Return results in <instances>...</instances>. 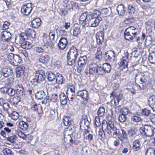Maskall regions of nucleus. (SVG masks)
<instances>
[{"instance_id":"3c124183","label":"nucleus","mask_w":155,"mask_h":155,"mask_svg":"<svg viewBox=\"0 0 155 155\" xmlns=\"http://www.w3.org/2000/svg\"><path fill=\"white\" fill-rule=\"evenodd\" d=\"M101 48H97V51L96 53V58L97 59L100 60L102 58V52L100 51Z\"/></svg>"},{"instance_id":"dca6fc26","label":"nucleus","mask_w":155,"mask_h":155,"mask_svg":"<svg viewBox=\"0 0 155 155\" xmlns=\"http://www.w3.org/2000/svg\"><path fill=\"white\" fill-rule=\"evenodd\" d=\"M141 143L138 140H136L133 142L132 148L135 151H137L139 150L141 148Z\"/></svg>"},{"instance_id":"a19ab883","label":"nucleus","mask_w":155,"mask_h":155,"mask_svg":"<svg viewBox=\"0 0 155 155\" xmlns=\"http://www.w3.org/2000/svg\"><path fill=\"white\" fill-rule=\"evenodd\" d=\"M81 30L79 27H76L74 28L73 30V35L74 36H77L80 34Z\"/></svg>"},{"instance_id":"cd10ccee","label":"nucleus","mask_w":155,"mask_h":155,"mask_svg":"<svg viewBox=\"0 0 155 155\" xmlns=\"http://www.w3.org/2000/svg\"><path fill=\"white\" fill-rule=\"evenodd\" d=\"M26 35L27 36L34 38L35 37L36 33L34 30L29 28L27 30Z\"/></svg>"},{"instance_id":"bb28decb","label":"nucleus","mask_w":155,"mask_h":155,"mask_svg":"<svg viewBox=\"0 0 155 155\" xmlns=\"http://www.w3.org/2000/svg\"><path fill=\"white\" fill-rule=\"evenodd\" d=\"M60 101L63 105H65L67 102V97L63 93H61L59 96Z\"/></svg>"},{"instance_id":"4c0bfd02","label":"nucleus","mask_w":155,"mask_h":155,"mask_svg":"<svg viewBox=\"0 0 155 155\" xmlns=\"http://www.w3.org/2000/svg\"><path fill=\"white\" fill-rule=\"evenodd\" d=\"M101 14V12L99 11L96 10L93 12L91 14V16L92 18H101L99 16Z\"/></svg>"},{"instance_id":"b1692460","label":"nucleus","mask_w":155,"mask_h":155,"mask_svg":"<svg viewBox=\"0 0 155 155\" xmlns=\"http://www.w3.org/2000/svg\"><path fill=\"white\" fill-rule=\"evenodd\" d=\"M15 92L18 94L19 97L22 96L24 94V89L23 87L20 85H17L15 86Z\"/></svg>"},{"instance_id":"79ce46f5","label":"nucleus","mask_w":155,"mask_h":155,"mask_svg":"<svg viewBox=\"0 0 155 155\" xmlns=\"http://www.w3.org/2000/svg\"><path fill=\"white\" fill-rule=\"evenodd\" d=\"M2 152L4 155H13L12 151L8 148H4L2 150Z\"/></svg>"},{"instance_id":"052dcab7","label":"nucleus","mask_w":155,"mask_h":155,"mask_svg":"<svg viewBox=\"0 0 155 155\" xmlns=\"http://www.w3.org/2000/svg\"><path fill=\"white\" fill-rule=\"evenodd\" d=\"M33 138V137L31 135L28 134L26 135V137L24 140H25L27 143H29Z\"/></svg>"},{"instance_id":"7ed1b4c3","label":"nucleus","mask_w":155,"mask_h":155,"mask_svg":"<svg viewBox=\"0 0 155 155\" xmlns=\"http://www.w3.org/2000/svg\"><path fill=\"white\" fill-rule=\"evenodd\" d=\"M140 131L143 135L148 137L153 136L155 137V128L150 125H144L143 128L140 129Z\"/></svg>"},{"instance_id":"774afa93","label":"nucleus","mask_w":155,"mask_h":155,"mask_svg":"<svg viewBox=\"0 0 155 155\" xmlns=\"http://www.w3.org/2000/svg\"><path fill=\"white\" fill-rule=\"evenodd\" d=\"M95 124L97 127H99L101 125L100 118L98 117H96L95 118Z\"/></svg>"},{"instance_id":"2eb2a0df","label":"nucleus","mask_w":155,"mask_h":155,"mask_svg":"<svg viewBox=\"0 0 155 155\" xmlns=\"http://www.w3.org/2000/svg\"><path fill=\"white\" fill-rule=\"evenodd\" d=\"M68 44V41L67 38L61 37L60 38L58 45L60 49H63L65 48Z\"/></svg>"},{"instance_id":"9d476101","label":"nucleus","mask_w":155,"mask_h":155,"mask_svg":"<svg viewBox=\"0 0 155 155\" xmlns=\"http://www.w3.org/2000/svg\"><path fill=\"white\" fill-rule=\"evenodd\" d=\"M1 75L5 77H7L13 74L12 70L9 67L2 68L0 71Z\"/></svg>"},{"instance_id":"473e14b6","label":"nucleus","mask_w":155,"mask_h":155,"mask_svg":"<svg viewBox=\"0 0 155 155\" xmlns=\"http://www.w3.org/2000/svg\"><path fill=\"white\" fill-rule=\"evenodd\" d=\"M45 92L43 91H40L37 92L35 95V96L38 99L41 100L45 96Z\"/></svg>"},{"instance_id":"393cba45","label":"nucleus","mask_w":155,"mask_h":155,"mask_svg":"<svg viewBox=\"0 0 155 155\" xmlns=\"http://www.w3.org/2000/svg\"><path fill=\"white\" fill-rule=\"evenodd\" d=\"M27 37L25 33H21L18 37L15 38V40L18 41V42L22 44L24 42L25 40L27 38Z\"/></svg>"},{"instance_id":"f257e3e1","label":"nucleus","mask_w":155,"mask_h":155,"mask_svg":"<svg viewBox=\"0 0 155 155\" xmlns=\"http://www.w3.org/2000/svg\"><path fill=\"white\" fill-rule=\"evenodd\" d=\"M78 53V50L76 48L72 47L70 48L67 55L68 65L71 66L75 64Z\"/></svg>"},{"instance_id":"4d7b16f0","label":"nucleus","mask_w":155,"mask_h":155,"mask_svg":"<svg viewBox=\"0 0 155 155\" xmlns=\"http://www.w3.org/2000/svg\"><path fill=\"white\" fill-rule=\"evenodd\" d=\"M126 116V115L121 114L118 117L119 121L121 122H124L127 119V118Z\"/></svg>"},{"instance_id":"39448f33","label":"nucleus","mask_w":155,"mask_h":155,"mask_svg":"<svg viewBox=\"0 0 155 155\" xmlns=\"http://www.w3.org/2000/svg\"><path fill=\"white\" fill-rule=\"evenodd\" d=\"M55 36V33L53 32H50L48 37L44 36L43 41L44 45L48 46L50 48H52L54 45L53 40Z\"/></svg>"},{"instance_id":"6ab92c4d","label":"nucleus","mask_w":155,"mask_h":155,"mask_svg":"<svg viewBox=\"0 0 155 155\" xmlns=\"http://www.w3.org/2000/svg\"><path fill=\"white\" fill-rule=\"evenodd\" d=\"M50 58L49 56L47 54L41 55L39 58V62L43 64L48 62Z\"/></svg>"},{"instance_id":"7c9ffc66","label":"nucleus","mask_w":155,"mask_h":155,"mask_svg":"<svg viewBox=\"0 0 155 155\" xmlns=\"http://www.w3.org/2000/svg\"><path fill=\"white\" fill-rule=\"evenodd\" d=\"M148 60L151 63L155 64V51L151 52L150 54Z\"/></svg>"},{"instance_id":"37998d69","label":"nucleus","mask_w":155,"mask_h":155,"mask_svg":"<svg viewBox=\"0 0 155 155\" xmlns=\"http://www.w3.org/2000/svg\"><path fill=\"white\" fill-rule=\"evenodd\" d=\"M56 76L52 72L49 73L48 75V79L49 81H52L55 79Z\"/></svg>"},{"instance_id":"4be33fe9","label":"nucleus","mask_w":155,"mask_h":155,"mask_svg":"<svg viewBox=\"0 0 155 155\" xmlns=\"http://www.w3.org/2000/svg\"><path fill=\"white\" fill-rule=\"evenodd\" d=\"M117 10L119 15H124L125 11V7L123 5H119L117 7Z\"/></svg>"},{"instance_id":"c9c22d12","label":"nucleus","mask_w":155,"mask_h":155,"mask_svg":"<svg viewBox=\"0 0 155 155\" xmlns=\"http://www.w3.org/2000/svg\"><path fill=\"white\" fill-rule=\"evenodd\" d=\"M146 155H155V150L154 148L149 147L146 152Z\"/></svg>"},{"instance_id":"a211bd4d","label":"nucleus","mask_w":155,"mask_h":155,"mask_svg":"<svg viewBox=\"0 0 155 155\" xmlns=\"http://www.w3.org/2000/svg\"><path fill=\"white\" fill-rule=\"evenodd\" d=\"M104 35L102 32H100L97 33L96 36L97 43L98 45L101 44L104 41Z\"/></svg>"},{"instance_id":"5701e85b","label":"nucleus","mask_w":155,"mask_h":155,"mask_svg":"<svg viewBox=\"0 0 155 155\" xmlns=\"http://www.w3.org/2000/svg\"><path fill=\"white\" fill-rule=\"evenodd\" d=\"M138 79H140L141 83L140 84H143L146 82L147 80L145 78L144 76H142V75L138 73L137 74L135 75V81H136Z\"/></svg>"},{"instance_id":"f704fd0d","label":"nucleus","mask_w":155,"mask_h":155,"mask_svg":"<svg viewBox=\"0 0 155 155\" xmlns=\"http://www.w3.org/2000/svg\"><path fill=\"white\" fill-rule=\"evenodd\" d=\"M21 46L22 48H24L29 49L32 47V45L31 43L28 41H25L22 43Z\"/></svg>"},{"instance_id":"5fc2aeb1","label":"nucleus","mask_w":155,"mask_h":155,"mask_svg":"<svg viewBox=\"0 0 155 155\" xmlns=\"http://www.w3.org/2000/svg\"><path fill=\"white\" fill-rule=\"evenodd\" d=\"M105 73L103 67H98L97 68L96 74H103Z\"/></svg>"},{"instance_id":"423d86ee","label":"nucleus","mask_w":155,"mask_h":155,"mask_svg":"<svg viewBox=\"0 0 155 155\" xmlns=\"http://www.w3.org/2000/svg\"><path fill=\"white\" fill-rule=\"evenodd\" d=\"M7 57L9 62L14 66L18 65L21 62V58L17 55L9 53Z\"/></svg>"},{"instance_id":"ddd939ff","label":"nucleus","mask_w":155,"mask_h":155,"mask_svg":"<svg viewBox=\"0 0 155 155\" xmlns=\"http://www.w3.org/2000/svg\"><path fill=\"white\" fill-rule=\"evenodd\" d=\"M77 94L80 96L84 101H87L89 97L88 92L86 90L79 91L77 92Z\"/></svg>"},{"instance_id":"c756f323","label":"nucleus","mask_w":155,"mask_h":155,"mask_svg":"<svg viewBox=\"0 0 155 155\" xmlns=\"http://www.w3.org/2000/svg\"><path fill=\"white\" fill-rule=\"evenodd\" d=\"M28 124L27 123L23 121H21L19 122V126L23 130H26L28 128Z\"/></svg>"},{"instance_id":"20e7f679","label":"nucleus","mask_w":155,"mask_h":155,"mask_svg":"<svg viewBox=\"0 0 155 155\" xmlns=\"http://www.w3.org/2000/svg\"><path fill=\"white\" fill-rule=\"evenodd\" d=\"M45 78V75L44 71L40 70L35 71L34 73V78L32 79L31 82L33 84L35 83H40L44 81Z\"/></svg>"},{"instance_id":"9b49d317","label":"nucleus","mask_w":155,"mask_h":155,"mask_svg":"<svg viewBox=\"0 0 155 155\" xmlns=\"http://www.w3.org/2000/svg\"><path fill=\"white\" fill-rule=\"evenodd\" d=\"M97 65L94 63H91L89 65V69H87L85 71V73L87 75L95 74H96Z\"/></svg>"},{"instance_id":"13d9d810","label":"nucleus","mask_w":155,"mask_h":155,"mask_svg":"<svg viewBox=\"0 0 155 155\" xmlns=\"http://www.w3.org/2000/svg\"><path fill=\"white\" fill-rule=\"evenodd\" d=\"M3 108L4 111L7 112L8 113V111L10 108L9 106L8 103H3L2 104Z\"/></svg>"},{"instance_id":"09e8293b","label":"nucleus","mask_w":155,"mask_h":155,"mask_svg":"<svg viewBox=\"0 0 155 155\" xmlns=\"http://www.w3.org/2000/svg\"><path fill=\"white\" fill-rule=\"evenodd\" d=\"M63 122L65 125L68 126L71 124V121L67 117H64L63 119Z\"/></svg>"},{"instance_id":"de8ad7c7","label":"nucleus","mask_w":155,"mask_h":155,"mask_svg":"<svg viewBox=\"0 0 155 155\" xmlns=\"http://www.w3.org/2000/svg\"><path fill=\"white\" fill-rule=\"evenodd\" d=\"M16 93L15 91L12 88H8L7 93L9 96H12Z\"/></svg>"},{"instance_id":"8fccbe9b","label":"nucleus","mask_w":155,"mask_h":155,"mask_svg":"<svg viewBox=\"0 0 155 155\" xmlns=\"http://www.w3.org/2000/svg\"><path fill=\"white\" fill-rule=\"evenodd\" d=\"M17 137L15 135H14L12 136L8 137L7 138V140L10 141L11 143H14L16 142L17 139Z\"/></svg>"},{"instance_id":"c85d7f7f","label":"nucleus","mask_w":155,"mask_h":155,"mask_svg":"<svg viewBox=\"0 0 155 155\" xmlns=\"http://www.w3.org/2000/svg\"><path fill=\"white\" fill-rule=\"evenodd\" d=\"M56 77V82L58 84H62L64 81V79L62 75L60 74H57Z\"/></svg>"},{"instance_id":"c03bdc74","label":"nucleus","mask_w":155,"mask_h":155,"mask_svg":"<svg viewBox=\"0 0 155 155\" xmlns=\"http://www.w3.org/2000/svg\"><path fill=\"white\" fill-rule=\"evenodd\" d=\"M89 124L90 122L87 119H82L81 120L80 125H84L86 127H88Z\"/></svg>"},{"instance_id":"603ef678","label":"nucleus","mask_w":155,"mask_h":155,"mask_svg":"<svg viewBox=\"0 0 155 155\" xmlns=\"http://www.w3.org/2000/svg\"><path fill=\"white\" fill-rule=\"evenodd\" d=\"M120 112L121 114L126 115L129 112V110L127 107H123L120 110Z\"/></svg>"},{"instance_id":"1a4fd4ad","label":"nucleus","mask_w":155,"mask_h":155,"mask_svg":"<svg viewBox=\"0 0 155 155\" xmlns=\"http://www.w3.org/2000/svg\"><path fill=\"white\" fill-rule=\"evenodd\" d=\"M32 10V4L29 3L22 6L21 12L23 14L28 15L30 13Z\"/></svg>"},{"instance_id":"69168bd1","label":"nucleus","mask_w":155,"mask_h":155,"mask_svg":"<svg viewBox=\"0 0 155 155\" xmlns=\"http://www.w3.org/2000/svg\"><path fill=\"white\" fill-rule=\"evenodd\" d=\"M128 10L129 11L128 13L130 15L134 14L135 12L134 8L132 5H129L128 6Z\"/></svg>"},{"instance_id":"58836bf2","label":"nucleus","mask_w":155,"mask_h":155,"mask_svg":"<svg viewBox=\"0 0 155 155\" xmlns=\"http://www.w3.org/2000/svg\"><path fill=\"white\" fill-rule=\"evenodd\" d=\"M102 14L105 15H109L111 12V9L110 8H104L101 10Z\"/></svg>"},{"instance_id":"6e6d98bb","label":"nucleus","mask_w":155,"mask_h":155,"mask_svg":"<svg viewBox=\"0 0 155 155\" xmlns=\"http://www.w3.org/2000/svg\"><path fill=\"white\" fill-rule=\"evenodd\" d=\"M131 121L137 122L140 121L141 119L139 117L134 115L131 116Z\"/></svg>"},{"instance_id":"f3484780","label":"nucleus","mask_w":155,"mask_h":155,"mask_svg":"<svg viewBox=\"0 0 155 155\" xmlns=\"http://www.w3.org/2000/svg\"><path fill=\"white\" fill-rule=\"evenodd\" d=\"M148 104L153 111H155V96H152L148 99Z\"/></svg>"},{"instance_id":"4468645a","label":"nucleus","mask_w":155,"mask_h":155,"mask_svg":"<svg viewBox=\"0 0 155 155\" xmlns=\"http://www.w3.org/2000/svg\"><path fill=\"white\" fill-rule=\"evenodd\" d=\"M11 37L10 33L7 31H4L1 33V38L4 41H7L9 40Z\"/></svg>"},{"instance_id":"72a5a7b5","label":"nucleus","mask_w":155,"mask_h":155,"mask_svg":"<svg viewBox=\"0 0 155 155\" xmlns=\"http://www.w3.org/2000/svg\"><path fill=\"white\" fill-rule=\"evenodd\" d=\"M102 67L105 72L109 73L111 70V66L108 63H104L103 64Z\"/></svg>"},{"instance_id":"864d4df0","label":"nucleus","mask_w":155,"mask_h":155,"mask_svg":"<svg viewBox=\"0 0 155 155\" xmlns=\"http://www.w3.org/2000/svg\"><path fill=\"white\" fill-rule=\"evenodd\" d=\"M13 81L12 78H8L4 81V84L7 86H10L12 84Z\"/></svg>"},{"instance_id":"338daca9","label":"nucleus","mask_w":155,"mask_h":155,"mask_svg":"<svg viewBox=\"0 0 155 155\" xmlns=\"http://www.w3.org/2000/svg\"><path fill=\"white\" fill-rule=\"evenodd\" d=\"M10 24V23L7 21L4 22L2 27L3 29L5 30L8 29L9 28Z\"/></svg>"},{"instance_id":"680f3d73","label":"nucleus","mask_w":155,"mask_h":155,"mask_svg":"<svg viewBox=\"0 0 155 155\" xmlns=\"http://www.w3.org/2000/svg\"><path fill=\"white\" fill-rule=\"evenodd\" d=\"M151 42V38L150 36H147L145 41V44L147 45H149Z\"/></svg>"},{"instance_id":"e2e57ef3","label":"nucleus","mask_w":155,"mask_h":155,"mask_svg":"<svg viewBox=\"0 0 155 155\" xmlns=\"http://www.w3.org/2000/svg\"><path fill=\"white\" fill-rule=\"evenodd\" d=\"M67 96L68 98H70L71 100L72 101L73 99L75 96V92H71L67 93Z\"/></svg>"},{"instance_id":"aec40b11","label":"nucleus","mask_w":155,"mask_h":155,"mask_svg":"<svg viewBox=\"0 0 155 155\" xmlns=\"http://www.w3.org/2000/svg\"><path fill=\"white\" fill-rule=\"evenodd\" d=\"M41 24V19L39 18H36L33 19L31 22L32 27L34 28H38Z\"/></svg>"},{"instance_id":"a18cd8bd","label":"nucleus","mask_w":155,"mask_h":155,"mask_svg":"<svg viewBox=\"0 0 155 155\" xmlns=\"http://www.w3.org/2000/svg\"><path fill=\"white\" fill-rule=\"evenodd\" d=\"M10 117L12 119L16 120L19 117V114L17 112L13 111L12 112Z\"/></svg>"},{"instance_id":"f8f14e48","label":"nucleus","mask_w":155,"mask_h":155,"mask_svg":"<svg viewBox=\"0 0 155 155\" xmlns=\"http://www.w3.org/2000/svg\"><path fill=\"white\" fill-rule=\"evenodd\" d=\"M101 20V18H94L91 17L88 21L87 25L91 27H96L98 25Z\"/></svg>"},{"instance_id":"412c9836","label":"nucleus","mask_w":155,"mask_h":155,"mask_svg":"<svg viewBox=\"0 0 155 155\" xmlns=\"http://www.w3.org/2000/svg\"><path fill=\"white\" fill-rule=\"evenodd\" d=\"M137 131V129L136 127H131L128 130L127 134L130 138H132L135 136Z\"/></svg>"},{"instance_id":"ea45409f","label":"nucleus","mask_w":155,"mask_h":155,"mask_svg":"<svg viewBox=\"0 0 155 155\" xmlns=\"http://www.w3.org/2000/svg\"><path fill=\"white\" fill-rule=\"evenodd\" d=\"M107 127L109 126L112 130H115L117 128L115 125H114V122L111 120H109L108 123H107Z\"/></svg>"},{"instance_id":"a878e982","label":"nucleus","mask_w":155,"mask_h":155,"mask_svg":"<svg viewBox=\"0 0 155 155\" xmlns=\"http://www.w3.org/2000/svg\"><path fill=\"white\" fill-rule=\"evenodd\" d=\"M89 132L88 130H85L83 134L84 137L86 138V139L90 142L93 140V135L89 134Z\"/></svg>"},{"instance_id":"0eeeda50","label":"nucleus","mask_w":155,"mask_h":155,"mask_svg":"<svg viewBox=\"0 0 155 155\" xmlns=\"http://www.w3.org/2000/svg\"><path fill=\"white\" fill-rule=\"evenodd\" d=\"M62 4L64 8L69 10L78 9L79 8L77 3L69 0H63Z\"/></svg>"},{"instance_id":"e433bc0d","label":"nucleus","mask_w":155,"mask_h":155,"mask_svg":"<svg viewBox=\"0 0 155 155\" xmlns=\"http://www.w3.org/2000/svg\"><path fill=\"white\" fill-rule=\"evenodd\" d=\"M127 60L122 58L120 62V67H123L124 68H127L128 63Z\"/></svg>"},{"instance_id":"2f4dec72","label":"nucleus","mask_w":155,"mask_h":155,"mask_svg":"<svg viewBox=\"0 0 155 155\" xmlns=\"http://www.w3.org/2000/svg\"><path fill=\"white\" fill-rule=\"evenodd\" d=\"M20 101V98L18 96L11 97L9 99V101L13 104H17Z\"/></svg>"},{"instance_id":"6e6552de","label":"nucleus","mask_w":155,"mask_h":155,"mask_svg":"<svg viewBox=\"0 0 155 155\" xmlns=\"http://www.w3.org/2000/svg\"><path fill=\"white\" fill-rule=\"evenodd\" d=\"M87 61V56L84 55L80 57L78 62V68L77 71L80 72L83 71Z\"/></svg>"},{"instance_id":"49530a36","label":"nucleus","mask_w":155,"mask_h":155,"mask_svg":"<svg viewBox=\"0 0 155 155\" xmlns=\"http://www.w3.org/2000/svg\"><path fill=\"white\" fill-rule=\"evenodd\" d=\"M104 112L105 109L104 107H100L97 111V115L99 117H102L104 115Z\"/></svg>"},{"instance_id":"f03ea898","label":"nucleus","mask_w":155,"mask_h":155,"mask_svg":"<svg viewBox=\"0 0 155 155\" xmlns=\"http://www.w3.org/2000/svg\"><path fill=\"white\" fill-rule=\"evenodd\" d=\"M137 30L134 27L130 26L126 29L124 33L126 39L131 40L137 36Z\"/></svg>"},{"instance_id":"bf43d9fd","label":"nucleus","mask_w":155,"mask_h":155,"mask_svg":"<svg viewBox=\"0 0 155 155\" xmlns=\"http://www.w3.org/2000/svg\"><path fill=\"white\" fill-rule=\"evenodd\" d=\"M87 14L85 13H84L82 14L81 15L79 18L80 22H83L85 21L87 18Z\"/></svg>"},{"instance_id":"0e129e2a","label":"nucleus","mask_w":155,"mask_h":155,"mask_svg":"<svg viewBox=\"0 0 155 155\" xmlns=\"http://www.w3.org/2000/svg\"><path fill=\"white\" fill-rule=\"evenodd\" d=\"M150 113V110L146 108L142 110V114L144 116H148Z\"/></svg>"}]
</instances>
